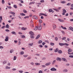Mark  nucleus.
I'll return each instance as SVG.
<instances>
[{"label":"nucleus","mask_w":73,"mask_h":73,"mask_svg":"<svg viewBox=\"0 0 73 73\" xmlns=\"http://www.w3.org/2000/svg\"><path fill=\"white\" fill-rule=\"evenodd\" d=\"M44 0H42L40 1V3H44Z\"/></svg>","instance_id":"nucleus-57"},{"label":"nucleus","mask_w":73,"mask_h":73,"mask_svg":"<svg viewBox=\"0 0 73 73\" xmlns=\"http://www.w3.org/2000/svg\"><path fill=\"white\" fill-rule=\"evenodd\" d=\"M69 28L70 29V30L72 31H73V27H69Z\"/></svg>","instance_id":"nucleus-21"},{"label":"nucleus","mask_w":73,"mask_h":73,"mask_svg":"<svg viewBox=\"0 0 73 73\" xmlns=\"http://www.w3.org/2000/svg\"><path fill=\"white\" fill-rule=\"evenodd\" d=\"M53 29H55V28H56V26L55 25H53Z\"/></svg>","instance_id":"nucleus-33"},{"label":"nucleus","mask_w":73,"mask_h":73,"mask_svg":"<svg viewBox=\"0 0 73 73\" xmlns=\"http://www.w3.org/2000/svg\"><path fill=\"white\" fill-rule=\"evenodd\" d=\"M59 45L60 46H62L63 45H64V43H59Z\"/></svg>","instance_id":"nucleus-20"},{"label":"nucleus","mask_w":73,"mask_h":73,"mask_svg":"<svg viewBox=\"0 0 73 73\" xmlns=\"http://www.w3.org/2000/svg\"><path fill=\"white\" fill-rule=\"evenodd\" d=\"M42 42V40H39L38 41V44H41V43Z\"/></svg>","instance_id":"nucleus-15"},{"label":"nucleus","mask_w":73,"mask_h":73,"mask_svg":"<svg viewBox=\"0 0 73 73\" xmlns=\"http://www.w3.org/2000/svg\"><path fill=\"white\" fill-rule=\"evenodd\" d=\"M41 66L42 67V68H45V67H46V66L44 65H42Z\"/></svg>","instance_id":"nucleus-42"},{"label":"nucleus","mask_w":73,"mask_h":73,"mask_svg":"<svg viewBox=\"0 0 73 73\" xmlns=\"http://www.w3.org/2000/svg\"><path fill=\"white\" fill-rule=\"evenodd\" d=\"M42 60H46V58L44 57L42 58Z\"/></svg>","instance_id":"nucleus-63"},{"label":"nucleus","mask_w":73,"mask_h":73,"mask_svg":"<svg viewBox=\"0 0 73 73\" xmlns=\"http://www.w3.org/2000/svg\"><path fill=\"white\" fill-rule=\"evenodd\" d=\"M56 60H57V61H61V58L58 57L57 58Z\"/></svg>","instance_id":"nucleus-12"},{"label":"nucleus","mask_w":73,"mask_h":73,"mask_svg":"<svg viewBox=\"0 0 73 73\" xmlns=\"http://www.w3.org/2000/svg\"><path fill=\"white\" fill-rule=\"evenodd\" d=\"M13 7L15 8H17V5H13Z\"/></svg>","instance_id":"nucleus-27"},{"label":"nucleus","mask_w":73,"mask_h":73,"mask_svg":"<svg viewBox=\"0 0 73 73\" xmlns=\"http://www.w3.org/2000/svg\"><path fill=\"white\" fill-rule=\"evenodd\" d=\"M30 37H31V38H35V36H34V35H31Z\"/></svg>","instance_id":"nucleus-17"},{"label":"nucleus","mask_w":73,"mask_h":73,"mask_svg":"<svg viewBox=\"0 0 73 73\" xmlns=\"http://www.w3.org/2000/svg\"><path fill=\"white\" fill-rule=\"evenodd\" d=\"M6 28H9V25H8V24H7L6 26H5Z\"/></svg>","instance_id":"nucleus-14"},{"label":"nucleus","mask_w":73,"mask_h":73,"mask_svg":"<svg viewBox=\"0 0 73 73\" xmlns=\"http://www.w3.org/2000/svg\"><path fill=\"white\" fill-rule=\"evenodd\" d=\"M38 73H42V71L41 70H40L39 71Z\"/></svg>","instance_id":"nucleus-58"},{"label":"nucleus","mask_w":73,"mask_h":73,"mask_svg":"<svg viewBox=\"0 0 73 73\" xmlns=\"http://www.w3.org/2000/svg\"><path fill=\"white\" fill-rule=\"evenodd\" d=\"M45 42H47V43H49V42L48 40H45Z\"/></svg>","instance_id":"nucleus-61"},{"label":"nucleus","mask_w":73,"mask_h":73,"mask_svg":"<svg viewBox=\"0 0 73 73\" xmlns=\"http://www.w3.org/2000/svg\"><path fill=\"white\" fill-rule=\"evenodd\" d=\"M19 72L20 73H23V71L20 70L19 71Z\"/></svg>","instance_id":"nucleus-62"},{"label":"nucleus","mask_w":73,"mask_h":73,"mask_svg":"<svg viewBox=\"0 0 73 73\" xmlns=\"http://www.w3.org/2000/svg\"><path fill=\"white\" fill-rule=\"evenodd\" d=\"M64 45H66L67 46H68L69 44L66 43H65L64 44Z\"/></svg>","instance_id":"nucleus-28"},{"label":"nucleus","mask_w":73,"mask_h":73,"mask_svg":"<svg viewBox=\"0 0 73 73\" xmlns=\"http://www.w3.org/2000/svg\"><path fill=\"white\" fill-rule=\"evenodd\" d=\"M53 11V10L52 9H50L49 10L48 12H52Z\"/></svg>","instance_id":"nucleus-25"},{"label":"nucleus","mask_w":73,"mask_h":73,"mask_svg":"<svg viewBox=\"0 0 73 73\" xmlns=\"http://www.w3.org/2000/svg\"><path fill=\"white\" fill-rule=\"evenodd\" d=\"M70 4H71V3H68L66 4V5H70Z\"/></svg>","instance_id":"nucleus-48"},{"label":"nucleus","mask_w":73,"mask_h":73,"mask_svg":"<svg viewBox=\"0 0 73 73\" xmlns=\"http://www.w3.org/2000/svg\"><path fill=\"white\" fill-rule=\"evenodd\" d=\"M54 44V43H53L51 42L50 43V45H51L52 46H53V45Z\"/></svg>","instance_id":"nucleus-38"},{"label":"nucleus","mask_w":73,"mask_h":73,"mask_svg":"<svg viewBox=\"0 0 73 73\" xmlns=\"http://www.w3.org/2000/svg\"><path fill=\"white\" fill-rule=\"evenodd\" d=\"M2 16H0V23H1V20H3Z\"/></svg>","instance_id":"nucleus-11"},{"label":"nucleus","mask_w":73,"mask_h":73,"mask_svg":"<svg viewBox=\"0 0 73 73\" xmlns=\"http://www.w3.org/2000/svg\"><path fill=\"white\" fill-rule=\"evenodd\" d=\"M23 56L24 57H28V55H23Z\"/></svg>","instance_id":"nucleus-45"},{"label":"nucleus","mask_w":73,"mask_h":73,"mask_svg":"<svg viewBox=\"0 0 73 73\" xmlns=\"http://www.w3.org/2000/svg\"><path fill=\"white\" fill-rule=\"evenodd\" d=\"M4 47L3 46H0V49H3Z\"/></svg>","instance_id":"nucleus-60"},{"label":"nucleus","mask_w":73,"mask_h":73,"mask_svg":"<svg viewBox=\"0 0 73 73\" xmlns=\"http://www.w3.org/2000/svg\"><path fill=\"white\" fill-rule=\"evenodd\" d=\"M5 41H8V39L9 38V37L8 36H7L5 37Z\"/></svg>","instance_id":"nucleus-5"},{"label":"nucleus","mask_w":73,"mask_h":73,"mask_svg":"<svg viewBox=\"0 0 73 73\" xmlns=\"http://www.w3.org/2000/svg\"><path fill=\"white\" fill-rule=\"evenodd\" d=\"M39 21L40 23H42V20H39Z\"/></svg>","instance_id":"nucleus-53"},{"label":"nucleus","mask_w":73,"mask_h":73,"mask_svg":"<svg viewBox=\"0 0 73 73\" xmlns=\"http://www.w3.org/2000/svg\"><path fill=\"white\" fill-rule=\"evenodd\" d=\"M33 18H34V19H37V16H36V15H34V16L33 17Z\"/></svg>","instance_id":"nucleus-9"},{"label":"nucleus","mask_w":73,"mask_h":73,"mask_svg":"<svg viewBox=\"0 0 73 73\" xmlns=\"http://www.w3.org/2000/svg\"><path fill=\"white\" fill-rule=\"evenodd\" d=\"M16 60V56H14V60Z\"/></svg>","instance_id":"nucleus-44"},{"label":"nucleus","mask_w":73,"mask_h":73,"mask_svg":"<svg viewBox=\"0 0 73 73\" xmlns=\"http://www.w3.org/2000/svg\"><path fill=\"white\" fill-rule=\"evenodd\" d=\"M68 52H72V50L71 49L69 48L68 50Z\"/></svg>","instance_id":"nucleus-16"},{"label":"nucleus","mask_w":73,"mask_h":73,"mask_svg":"<svg viewBox=\"0 0 73 73\" xmlns=\"http://www.w3.org/2000/svg\"><path fill=\"white\" fill-rule=\"evenodd\" d=\"M58 48H56L55 50H54V52H57L58 51Z\"/></svg>","instance_id":"nucleus-18"},{"label":"nucleus","mask_w":73,"mask_h":73,"mask_svg":"<svg viewBox=\"0 0 73 73\" xmlns=\"http://www.w3.org/2000/svg\"><path fill=\"white\" fill-rule=\"evenodd\" d=\"M66 38V37H64L62 38V40H65Z\"/></svg>","instance_id":"nucleus-49"},{"label":"nucleus","mask_w":73,"mask_h":73,"mask_svg":"<svg viewBox=\"0 0 73 73\" xmlns=\"http://www.w3.org/2000/svg\"><path fill=\"white\" fill-rule=\"evenodd\" d=\"M46 44V42H43L42 43V45H45V44Z\"/></svg>","instance_id":"nucleus-56"},{"label":"nucleus","mask_w":73,"mask_h":73,"mask_svg":"<svg viewBox=\"0 0 73 73\" xmlns=\"http://www.w3.org/2000/svg\"><path fill=\"white\" fill-rule=\"evenodd\" d=\"M61 60L62 61H65V62H67V60H66V59L65 58H62Z\"/></svg>","instance_id":"nucleus-6"},{"label":"nucleus","mask_w":73,"mask_h":73,"mask_svg":"<svg viewBox=\"0 0 73 73\" xmlns=\"http://www.w3.org/2000/svg\"><path fill=\"white\" fill-rule=\"evenodd\" d=\"M24 19H28V18H29V16H26L24 17Z\"/></svg>","instance_id":"nucleus-40"},{"label":"nucleus","mask_w":73,"mask_h":73,"mask_svg":"<svg viewBox=\"0 0 73 73\" xmlns=\"http://www.w3.org/2000/svg\"><path fill=\"white\" fill-rule=\"evenodd\" d=\"M44 16V14L42 13H40V14L39 15V16Z\"/></svg>","instance_id":"nucleus-29"},{"label":"nucleus","mask_w":73,"mask_h":73,"mask_svg":"<svg viewBox=\"0 0 73 73\" xmlns=\"http://www.w3.org/2000/svg\"><path fill=\"white\" fill-rule=\"evenodd\" d=\"M33 45V43H30L29 44V45H30V46H32Z\"/></svg>","instance_id":"nucleus-47"},{"label":"nucleus","mask_w":73,"mask_h":73,"mask_svg":"<svg viewBox=\"0 0 73 73\" xmlns=\"http://www.w3.org/2000/svg\"><path fill=\"white\" fill-rule=\"evenodd\" d=\"M29 34L31 35H33V36H35V34H34V33L32 31H30L29 32Z\"/></svg>","instance_id":"nucleus-4"},{"label":"nucleus","mask_w":73,"mask_h":73,"mask_svg":"<svg viewBox=\"0 0 73 73\" xmlns=\"http://www.w3.org/2000/svg\"><path fill=\"white\" fill-rule=\"evenodd\" d=\"M51 64V62H49L48 63H47L46 64H45V65L46 66H48V65H50Z\"/></svg>","instance_id":"nucleus-7"},{"label":"nucleus","mask_w":73,"mask_h":73,"mask_svg":"<svg viewBox=\"0 0 73 73\" xmlns=\"http://www.w3.org/2000/svg\"><path fill=\"white\" fill-rule=\"evenodd\" d=\"M63 71V72H68V70L67 69H65Z\"/></svg>","instance_id":"nucleus-23"},{"label":"nucleus","mask_w":73,"mask_h":73,"mask_svg":"<svg viewBox=\"0 0 73 73\" xmlns=\"http://www.w3.org/2000/svg\"><path fill=\"white\" fill-rule=\"evenodd\" d=\"M12 34H13V35H16V33L15 31H13L11 32Z\"/></svg>","instance_id":"nucleus-13"},{"label":"nucleus","mask_w":73,"mask_h":73,"mask_svg":"<svg viewBox=\"0 0 73 73\" xmlns=\"http://www.w3.org/2000/svg\"><path fill=\"white\" fill-rule=\"evenodd\" d=\"M25 37V36L24 35H23L22 36V38H24Z\"/></svg>","instance_id":"nucleus-64"},{"label":"nucleus","mask_w":73,"mask_h":73,"mask_svg":"<svg viewBox=\"0 0 73 73\" xmlns=\"http://www.w3.org/2000/svg\"><path fill=\"white\" fill-rule=\"evenodd\" d=\"M35 65H40V64L38 63H36Z\"/></svg>","instance_id":"nucleus-46"},{"label":"nucleus","mask_w":73,"mask_h":73,"mask_svg":"<svg viewBox=\"0 0 73 73\" xmlns=\"http://www.w3.org/2000/svg\"><path fill=\"white\" fill-rule=\"evenodd\" d=\"M27 28H25L24 27H22L21 28L22 30H27Z\"/></svg>","instance_id":"nucleus-19"},{"label":"nucleus","mask_w":73,"mask_h":73,"mask_svg":"<svg viewBox=\"0 0 73 73\" xmlns=\"http://www.w3.org/2000/svg\"><path fill=\"white\" fill-rule=\"evenodd\" d=\"M6 32H9L10 31L8 29H6L5 30Z\"/></svg>","instance_id":"nucleus-55"},{"label":"nucleus","mask_w":73,"mask_h":73,"mask_svg":"<svg viewBox=\"0 0 73 73\" xmlns=\"http://www.w3.org/2000/svg\"><path fill=\"white\" fill-rule=\"evenodd\" d=\"M23 11L24 12V13H27V11H26L25 10V9H24L23 10Z\"/></svg>","instance_id":"nucleus-30"},{"label":"nucleus","mask_w":73,"mask_h":73,"mask_svg":"<svg viewBox=\"0 0 73 73\" xmlns=\"http://www.w3.org/2000/svg\"><path fill=\"white\" fill-rule=\"evenodd\" d=\"M56 60H54L52 63V64H54V63L56 62Z\"/></svg>","instance_id":"nucleus-31"},{"label":"nucleus","mask_w":73,"mask_h":73,"mask_svg":"<svg viewBox=\"0 0 73 73\" xmlns=\"http://www.w3.org/2000/svg\"><path fill=\"white\" fill-rule=\"evenodd\" d=\"M50 70L51 71H56V70H57V69L54 68H51Z\"/></svg>","instance_id":"nucleus-3"},{"label":"nucleus","mask_w":73,"mask_h":73,"mask_svg":"<svg viewBox=\"0 0 73 73\" xmlns=\"http://www.w3.org/2000/svg\"><path fill=\"white\" fill-rule=\"evenodd\" d=\"M5 3V1H4V0H2V4H4Z\"/></svg>","instance_id":"nucleus-39"},{"label":"nucleus","mask_w":73,"mask_h":73,"mask_svg":"<svg viewBox=\"0 0 73 73\" xmlns=\"http://www.w3.org/2000/svg\"><path fill=\"white\" fill-rule=\"evenodd\" d=\"M37 27H38V30H40L42 29V25L41 24H39V25Z\"/></svg>","instance_id":"nucleus-1"},{"label":"nucleus","mask_w":73,"mask_h":73,"mask_svg":"<svg viewBox=\"0 0 73 73\" xmlns=\"http://www.w3.org/2000/svg\"><path fill=\"white\" fill-rule=\"evenodd\" d=\"M58 52L59 53H60V54H61V53H62V50H59L58 51Z\"/></svg>","instance_id":"nucleus-22"},{"label":"nucleus","mask_w":73,"mask_h":73,"mask_svg":"<svg viewBox=\"0 0 73 73\" xmlns=\"http://www.w3.org/2000/svg\"><path fill=\"white\" fill-rule=\"evenodd\" d=\"M21 54H24V52L22 51L20 53Z\"/></svg>","instance_id":"nucleus-41"},{"label":"nucleus","mask_w":73,"mask_h":73,"mask_svg":"<svg viewBox=\"0 0 73 73\" xmlns=\"http://www.w3.org/2000/svg\"><path fill=\"white\" fill-rule=\"evenodd\" d=\"M38 29V28L37 27H35V28L34 29V30L35 31H36V30H37Z\"/></svg>","instance_id":"nucleus-34"},{"label":"nucleus","mask_w":73,"mask_h":73,"mask_svg":"<svg viewBox=\"0 0 73 73\" xmlns=\"http://www.w3.org/2000/svg\"><path fill=\"white\" fill-rule=\"evenodd\" d=\"M20 15L21 16H25V15L23 13H20Z\"/></svg>","instance_id":"nucleus-24"},{"label":"nucleus","mask_w":73,"mask_h":73,"mask_svg":"<svg viewBox=\"0 0 73 73\" xmlns=\"http://www.w3.org/2000/svg\"><path fill=\"white\" fill-rule=\"evenodd\" d=\"M61 3H62V4H65V3H66V1H63L62 2H61Z\"/></svg>","instance_id":"nucleus-35"},{"label":"nucleus","mask_w":73,"mask_h":73,"mask_svg":"<svg viewBox=\"0 0 73 73\" xmlns=\"http://www.w3.org/2000/svg\"><path fill=\"white\" fill-rule=\"evenodd\" d=\"M11 14H13V15H15V13L13 12H11Z\"/></svg>","instance_id":"nucleus-43"},{"label":"nucleus","mask_w":73,"mask_h":73,"mask_svg":"<svg viewBox=\"0 0 73 73\" xmlns=\"http://www.w3.org/2000/svg\"><path fill=\"white\" fill-rule=\"evenodd\" d=\"M7 8H8L9 9H11L12 7L11 6H7Z\"/></svg>","instance_id":"nucleus-32"},{"label":"nucleus","mask_w":73,"mask_h":73,"mask_svg":"<svg viewBox=\"0 0 73 73\" xmlns=\"http://www.w3.org/2000/svg\"><path fill=\"white\" fill-rule=\"evenodd\" d=\"M58 20L59 21H60V22H61L62 23L64 22V21L63 20L61 19H59Z\"/></svg>","instance_id":"nucleus-8"},{"label":"nucleus","mask_w":73,"mask_h":73,"mask_svg":"<svg viewBox=\"0 0 73 73\" xmlns=\"http://www.w3.org/2000/svg\"><path fill=\"white\" fill-rule=\"evenodd\" d=\"M62 11L63 13H62V15H65V13H66V10L64 9H62Z\"/></svg>","instance_id":"nucleus-2"},{"label":"nucleus","mask_w":73,"mask_h":73,"mask_svg":"<svg viewBox=\"0 0 73 73\" xmlns=\"http://www.w3.org/2000/svg\"><path fill=\"white\" fill-rule=\"evenodd\" d=\"M6 63H7V61H5L3 62V64H6Z\"/></svg>","instance_id":"nucleus-37"},{"label":"nucleus","mask_w":73,"mask_h":73,"mask_svg":"<svg viewBox=\"0 0 73 73\" xmlns=\"http://www.w3.org/2000/svg\"><path fill=\"white\" fill-rule=\"evenodd\" d=\"M30 64L32 65H34V63L33 62H32Z\"/></svg>","instance_id":"nucleus-54"},{"label":"nucleus","mask_w":73,"mask_h":73,"mask_svg":"<svg viewBox=\"0 0 73 73\" xmlns=\"http://www.w3.org/2000/svg\"><path fill=\"white\" fill-rule=\"evenodd\" d=\"M69 57L70 58H73V55H69Z\"/></svg>","instance_id":"nucleus-52"},{"label":"nucleus","mask_w":73,"mask_h":73,"mask_svg":"<svg viewBox=\"0 0 73 73\" xmlns=\"http://www.w3.org/2000/svg\"><path fill=\"white\" fill-rule=\"evenodd\" d=\"M31 58V56H29L27 58V60H30Z\"/></svg>","instance_id":"nucleus-50"},{"label":"nucleus","mask_w":73,"mask_h":73,"mask_svg":"<svg viewBox=\"0 0 73 73\" xmlns=\"http://www.w3.org/2000/svg\"><path fill=\"white\" fill-rule=\"evenodd\" d=\"M40 34H39L37 36V37H38V38H39V37H40Z\"/></svg>","instance_id":"nucleus-59"},{"label":"nucleus","mask_w":73,"mask_h":73,"mask_svg":"<svg viewBox=\"0 0 73 73\" xmlns=\"http://www.w3.org/2000/svg\"><path fill=\"white\" fill-rule=\"evenodd\" d=\"M11 68V67H9L8 66H6L5 68V69H10Z\"/></svg>","instance_id":"nucleus-36"},{"label":"nucleus","mask_w":73,"mask_h":73,"mask_svg":"<svg viewBox=\"0 0 73 73\" xmlns=\"http://www.w3.org/2000/svg\"><path fill=\"white\" fill-rule=\"evenodd\" d=\"M14 51V50L13 49H11L10 51V53H12Z\"/></svg>","instance_id":"nucleus-26"},{"label":"nucleus","mask_w":73,"mask_h":73,"mask_svg":"<svg viewBox=\"0 0 73 73\" xmlns=\"http://www.w3.org/2000/svg\"><path fill=\"white\" fill-rule=\"evenodd\" d=\"M61 27L63 29H65V30H66V29H66V27H64L62 26H61Z\"/></svg>","instance_id":"nucleus-10"},{"label":"nucleus","mask_w":73,"mask_h":73,"mask_svg":"<svg viewBox=\"0 0 73 73\" xmlns=\"http://www.w3.org/2000/svg\"><path fill=\"white\" fill-rule=\"evenodd\" d=\"M55 41H57L58 40V38L57 37H56L55 38Z\"/></svg>","instance_id":"nucleus-51"}]
</instances>
